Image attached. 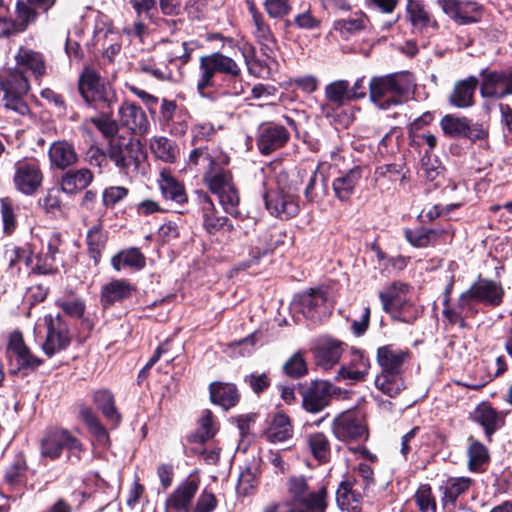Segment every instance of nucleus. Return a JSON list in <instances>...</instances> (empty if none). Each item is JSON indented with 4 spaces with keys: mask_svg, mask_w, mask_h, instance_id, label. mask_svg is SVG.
<instances>
[{
    "mask_svg": "<svg viewBox=\"0 0 512 512\" xmlns=\"http://www.w3.org/2000/svg\"><path fill=\"white\" fill-rule=\"evenodd\" d=\"M16 67L0 68V92L3 94V108L18 116L30 114V108L24 96L30 90V83L23 70L30 71L35 79L46 75V62L40 52L20 47L14 55Z\"/></svg>",
    "mask_w": 512,
    "mask_h": 512,
    "instance_id": "nucleus-1",
    "label": "nucleus"
},
{
    "mask_svg": "<svg viewBox=\"0 0 512 512\" xmlns=\"http://www.w3.org/2000/svg\"><path fill=\"white\" fill-rule=\"evenodd\" d=\"M288 498L279 505L269 506L264 512H326L329 504L328 483L314 482L312 477L290 476L286 482Z\"/></svg>",
    "mask_w": 512,
    "mask_h": 512,
    "instance_id": "nucleus-2",
    "label": "nucleus"
},
{
    "mask_svg": "<svg viewBox=\"0 0 512 512\" xmlns=\"http://www.w3.org/2000/svg\"><path fill=\"white\" fill-rule=\"evenodd\" d=\"M408 85L402 75L375 76L369 83V97L379 109L388 110L402 104L408 94Z\"/></svg>",
    "mask_w": 512,
    "mask_h": 512,
    "instance_id": "nucleus-3",
    "label": "nucleus"
},
{
    "mask_svg": "<svg viewBox=\"0 0 512 512\" xmlns=\"http://www.w3.org/2000/svg\"><path fill=\"white\" fill-rule=\"evenodd\" d=\"M107 155L120 173L131 175L138 171L145 154L138 140L112 138L107 144Z\"/></svg>",
    "mask_w": 512,
    "mask_h": 512,
    "instance_id": "nucleus-4",
    "label": "nucleus"
},
{
    "mask_svg": "<svg viewBox=\"0 0 512 512\" xmlns=\"http://www.w3.org/2000/svg\"><path fill=\"white\" fill-rule=\"evenodd\" d=\"M78 88L85 102L97 110L104 111L110 108L116 100L111 85L105 83L100 75L92 69H85L81 74Z\"/></svg>",
    "mask_w": 512,
    "mask_h": 512,
    "instance_id": "nucleus-5",
    "label": "nucleus"
},
{
    "mask_svg": "<svg viewBox=\"0 0 512 512\" xmlns=\"http://www.w3.org/2000/svg\"><path fill=\"white\" fill-rule=\"evenodd\" d=\"M504 297V289L499 282L489 279H479L468 290L461 293L458 306L461 310L475 315L477 310L474 303L479 302L488 306H499Z\"/></svg>",
    "mask_w": 512,
    "mask_h": 512,
    "instance_id": "nucleus-6",
    "label": "nucleus"
},
{
    "mask_svg": "<svg viewBox=\"0 0 512 512\" xmlns=\"http://www.w3.org/2000/svg\"><path fill=\"white\" fill-rule=\"evenodd\" d=\"M332 432L338 440L346 443H364L369 436L363 416L356 411H346L335 417Z\"/></svg>",
    "mask_w": 512,
    "mask_h": 512,
    "instance_id": "nucleus-7",
    "label": "nucleus"
},
{
    "mask_svg": "<svg viewBox=\"0 0 512 512\" xmlns=\"http://www.w3.org/2000/svg\"><path fill=\"white\" fill-rule=\"evenodd\" d=\"M41 455L51 460L60 457L62 450L67 449L72 455L80 458L83 444L68 430L53 429L48 431L41 440Z\"/></svg>",
    "mask_w": 512,
    "mask_h": 512,
    "instance_id": "nucleus-8",
    "label": "nucleus"
},
{
    "mask_svg": "<svg viewBox=\"0 0 512 512\" xmlns=\"http://www.w3.org/2000/svg\"><path fill=\"white\" fill-rule=\"evenodd\" d=\"M44 179L40 164L35 159L23 158L15 162L13 184L15 189L27 196L34 195Z\"/></svg>",
    "mask_w": 512,
    "mask_h": 512,
    "instance_id": "nucleus-9",
    "label": "nucleus"
},
{
    "mask_svg": "<svg viewBox=\"0 0 512 512\" xmlns=\"http://www.w3.org/2000/svg\"><path fill=\"white\" fill-rule=\"evenodd\" d=\"M205 181L211 192L217 195L225 212L235 217L238 216L240 197L231 175L227 172L217 173L213 176L207 174Z\"/></svg>",
    "mask_w": 512,
    "mask_h": 512,
    "instance_id": "nucleus-10",
    "label": "nucleus"
},
{
    "mask_svg": "<svg viewBox=\"0 0 512 512\" xmlns=\"http://www.w3.org/2000/svg\"><path fill=\"white\" fill-rule=\"evenodd\" d=\"M201 77L197 83V90L199 94L204 97V90L206 87L211 86V79L216 72H224L236 75L239 68L234 60L219 53H214L200 59Z\"/></svg>",
    "mask_w": 512,
    "mask_h": 512,
    "instance_id": "nucleus-11",
    "label": "nucleus"
},
{
    "mask_svg": "<svg viewBox=\"0 0 512 512\" xmlns=\"http://www.w3.org/2000/svg\"><path fill=\"white\" fill-rule=\"evenodd\" d=\"M340 391L328 381H311L308 386L302 390L303 408L310 413H318L327 407L333 395Z\"/></svg>",
    "mask_w": 512,
    "mask_h": 512,
    "instance_id": "nucleus-12",
    "label": "nucleus"
},
{
    "mask_svg": "<svg viewBox=\"0 0 512 512\" xmlns=\"http://www.w3.org/2000/svg\"><path fill=\"white\" fill-rule=\"evenodd\" d=\"M443 12L459 25L480 22L483 6L474 0H439Z\"/></svg>",
    "mask_w": 512,
    "mask_h": 512,
    "instance_id": "nucleus-13",
    "label": "nucleus"
},
{
    "mask_svg": "<svg viewBox=\"0 0 512 512\" xmlns=\"http://www.w3.org/2000/svg\"><path fill=\"white\" fill-rule=\"evenodd\" d=\"M44 321L47 325V337L42 349L47 356L51 357L69 345L70 335L66 324L59 315L56 317L46 315Z\"/></svg>",
    "mask_w": 512,
    "mask_h": 512,
    "instance_id": "nucleus-14",
    "label": "nucleus"
},
{
    "mask_svg": "<svg viewBox=\"0 0 512 512\" xmlns=\"http://www.w3.org/2000/svg\"><path fill=\"white\" fill-rule=\"evenodd\" d=\"M454 232L447 228L417 227L414 229H405L404 236L406 240L416 248H424L445 244L452 240Z\"/></svg>",
    "mask_w": 512,
    "mask_h": 512,
    "instance_id": "nucleus-15",
    "label": "nucleus"
},
{
    "mask_svg": "<svg viewBox=\"0 0 512 512\" xmlns=\"http://www.w3.org/2000/svg\"><path fill=\"white\" fill-rule=\"evenodd\" d=\"M362 489L361 483L355 477L343 480L336 491L339 508L348 512L358 511L363 498Z\"/></svg>",
    "mask_w": 512,
    "mask_h": 512,
    "instance_id": "nucleus-16",
    "label": "nucleus"
},
{
    "mask_svg": "<svg viewBox=\"0 0 512 512\" xmlns=\"http://www.w3.org/2000/svg\"><path fill=\"white\" fill-rule=\"evenodd\" d=\"M294 192L283 190L265 195V203L271 214L280 218H291L298 214L299 206L295 201Z\"/></svg>",
    "mask_w": 512,
    "mask_h": 512,
    "instance_id": "nucleus-17",
    "label": "nucleus"
},
{
    "mask_svg": "<svg viewBox=\"0 0 512 512\" xmlns=\"http://www.w3.org/2000/svg\"><path fill=\"white\" fill-rule=\"evenodd\" d=\"M208 390L210 402L225 411L235 407L241 398L237 386L231 382L213 381Z\"/></svg>",
    "mask_w": 512,
    "mask_h": 512,
    "instance_id": "nucleus-18",
    "label": "nucleus"
},
{
    "mask_svg": "<svg viewBox=\"0 0 512 512\" xmlns=\"http://www.w3.org/2000/svg\"><path fill=\"white\" fill-rule=\"evenodd\" d=\"M120 122L135 134L143 135L149 129L145 112L133 102L125 101L118 111Z\"/></svg>",
    "mask_w": 512,
    "mask_h": 512,
    "instance_id": "nucleus-19",
    "label": "nucleus"
},
{
    "mask_svg": "<svg viewBox=\"0 0 512 512\" xmlns=\"http://www.w3.org/2000/svg\"><path fill=\"white\" fill-rule=\"evenodd\" d=\"M289 137L290 134L285 127L270 124L260 130L257 145L262 154L268 155L283 147L288 142Z\"/></svg>",
    "mask_w": 512,
    "mask_h": 512,
    "instance_id": "nucleus-20",
    "label": "nucleus"
},
{
    "mask_svg": "<svg viewBox=\"0 0 512 512\" xmlns=\"http://www.w3.org/2000/svg\"><path fill=\"white\" fill-rule=\"evenodd\" d=\"M472 420L483 427L488 441L504 425V416L487 403L479 404L472 413Z\"/></svg>",
    "mask_w": 512,
    "mask_h": 512,
    "instance_id": "nucleus-21",
    "label": "nucleus"
},
{
    "mask_svg": "<svg viewBox=\"0 0 512 512\" xmlns=\"http://www.w3.org/2000/svg\"><path fill=\"white\" fill-rule=\"evenodd\" d=\"M48 157L51 166L60 170L78 162V154L74 145L66 140L54 141L48 149Z\"/></svg>",
    "mask_w": 512,
    "mask_h": 512,
    "instance_id": "nucleus-22",
    "label": "nucleus"
},
{
    "mask_svg": "<svg viewBox=\"0 0 512 512\" xmlns=\"http://www.w3.org/2000/svg\"><path fill=\"white\" fill-rule=\"evenodd\" d=\"M7 357L11 364L15 363L17 369L28 366H38L41 362L35 358L25 345L20 333H13L10 336Z\"/></svg>",
    "mask_w": 512,
    "mask_h": 512,
    "instance_id": "nucleus-23",
    "label": "nucleus"
},
{
    "mask_svg": "<svg viewBox=\"0 0 512 512\" xmlns=\"http://www.w3.org/2000/svg\"><path fill=\"white\" fill-rule=\"evenodd\" d=\"M299 304L301 312L306 318L316 320L325 316L329 309L327 307V297L322 290H310L300 296Z\"/></svg>",
    "mask_w": 512,
    "mask_h": 512,
    "instance_id": "nucleus-24",
    "label": "nucleus"
},
{
    "mask_svg": "<svg viewBox=\"0 0 512 512\" xmlns=\"http://www.w3.org/2000/svg\"><path fill=\"white\" fill-rule=\"evenodd\" d=\"M478 83L475 76L457 81L448 97L449 103L460 109L471 107L474 104V93Z\"/></svg>",
    "mask_w": 512,
    "mask_h": 512,
    "instance_id": "nucleus-25",
    "label": "nucleus"
},
{
    "mask_svg": "<svg viewBox=\"0 0 512 512\" xmlns=\"http://www.w3.org/2000/svg\"><path fill=\"white\" fill-rule=\"evenodd\" d=\"M249 13L252 17L254 25L253 35L259 44L266 50L272 51L276 47V40L270 28V25L260 13L255 4L251 1L247 2Z\"/></svg>",
    "mask_w": 512,
    "mask_h": 512,
    "instance_id": "nucleus-26",
    "label": "nucleus"
},
{
    "mask_svg": "<svg viewBox=\"0 0 512 512\" xmlns=\"http://www.w3.org/2000/svg\"><path fill=\"white\" fill-rule=\"evenodd\" d=\"M157 184L163 198L166 200H171L177 204L188 202V195L184 185L179 182L169 170H161Z\"/></svg>",
    "mask_w": 512,
    "mask_h": 512,
    "instance_id": "nucleus-27",
    "label": "nucleus"
},
{
    "mask_svg": "<svg viewBox=\"0 0 512 512\" xmlns=\"http://www.w3.org/2000/svg\"><path fill=\"white\" fill-rule=\"evenodd\" d=\"M408 356V351L396 349L392 345H385L377 350V362L381 372L385 373H402L403 363Z\"/></svg>",
    "mask_w": 512,
    "mask_h": 512,
    "instance_id": "nucleus-28",
    "label": "nucleus"
},
{
    "mask_svg": "<svg viewBox=\"0 0 512 512\" xmlns=\"http://www.w3.org/2000/svg\"><path fill=\"white\" fill-rule=\"evenodd\" d=\"M361 178L362 168L360 166H354L344 174L335 178L332 183V188L336 198L340 201L349 200Z\"/></svg>",
    "mask_w": 512,
    "mask_h": 512,
    "instance_id": "nucleus-29",
    "label": "nucleus"
},
{
    "mask_svg": "<svg viewBox=\"0 0 512 512\" xmlns=\"http://www.w3.org/2000/svg\"><path fill=\"white\" fill-rule=\"evenodd\" d=\"M197 200L201 202L203 213V226L209 234H215L228 226V219L217 216L212 201L202 191L196 192Z\"/></svg>",
    "mask_w": 512,
    "mask_h": 512,
    "instance_id": "nucleus-30",
    "label": "nucleus"
},
{
    "mask_svg": "<svg viewBox=\"0 0 512 512\" xmlns=\"http://www.w3.org/2000/svg\"><path fill=\"white\" fill-rule=\"evenodd\" d=\"M92 401L104 417L117 426L121 422V415L115 406L113 393L108 389H98L92 393Z\"/></svg>",
    "mask_w": 512,
    "mask_h": 512,
    "instance_id": "nucleus-31",
    "label": "nucleus"
},
{
    "mask_svg": "<svg viewBox=\"0 0 512 512\" xmlns=\"http://www.w3.org/2000/svg\"><path fill=\"white\" fill-rule=\"evenodd\" d=\"M93 173L87 168L70 170L62 176L61 190L67 194H75L91 184Z\"/></svg>",
    "mask_w": 512,
    "mask_h": 512,
    "instance_id": "nucleus-32",
    "label": "nucleus"
},
{
    "mask_svg": "<svg viewBox=\"0 0 512 512\" xmlns=\"http://www.w3.org/2000/svg\"><path fill=\"white\" fill-rule=\"evenodd\" d=\"M409 287L405 283L394 282L384 291L379 292V298L382 303L383 310L392 312L400 309L406 300V293Z\"/></svg>",
    "mask_w": 512,
    "mask_h": 512,
    "instance_id": "nucleus-33",
    "label": "nucleus"
},
{
    "mask_svg": "<svg viewBox=\"0 0 512 512\" xmlns=\"http://www.w3.org/2000/svg\"><path fill=\"white\" fill-rule=\"evenodd\" d=\"M134 287L125 280H113L103 286L101 291V303L104 307L110 306L118 301L129 298Z\"/></svg>",
    "mask_w": 512,
    "mask_h": 512,
    "instance_id": "nucleus-34",
    "label": "nucleus"
},
{
    "mask_svg": "<svg viewBox=\"0 0 512 512\" xmlns=\"http://www.w3.org/2000/svg\"><path fill=\"white\" fill-rule=\"evenodd\" d=\"M220 429V423L210 409H203L197 419L194 441L205 442L215 437Z\"/></svg>",
    "mask_w": 512,
    "mask_h": 512,
    "instance_id": "nucleus-35",
    "label": "nucleus"
},
{
    "mask_svg": "<svg viewBox=\"0 0 512 512\" xmlns=\"http://www.w3.org/2000/svg\"><path fill=\"white\" fill-rule=\"evenodd\" d=\"M106 241L107 234L104 231L101 221H98L88 229L86 235L87 250L95 264L100 261L102 251L106 246Z\"/></svg>",
    "mask_w": 512,
    "mask_h": 512,
    "instance_id": "nucleus-36",
    "label": "nucleus"
},
{
    "mask_svg": "<svg viewBox=\"0 0 512 512\" xmlns=\"http://www.w3.org/2000/svg\"><path fill=\"white\" fill-rule=\"evenodd\" d=\"M467 443L468 468L471 471L480 472L489 462V451L484 444L472 436L467 439Z\"/></svg>",
    "mask_w": 512,
    "mask_h": 512,
    "instance_id": "nucleus-37",
    "label": "nucleus"
},
{
    "mask_svg": "<svg viewBox=\"0 0 512 512\" xmlns=\"http://www.w3.org/2000/svg\"><path fill=\"white\" fill-rule=\"evenodd\" d=\"M481 95L496 99L504 98L505 71H491L485 74L481 82Z\"/></svg>",
    "mask_w": 512,
    "mask_h": 512,
    "instance_id": "nucleus-38",
    "label": "nucleus"
},
{
    "mask_svg": "<svg viewBox=\"0 0 512 512\" xmlns=\"http://www.w3.org/2000/svg\"><path fill=\"white\" fill-rule=\"evenodd\" d=\"M343 344L337 340H325L317 348L318 364L324 369H330L341 358Z\"/></svg>",
    "mask_w": 512,
    "mask_h": 512,
    "instance_id": "nucleus-39",
    "label": "nucleus"
},
{
    "mask_svg": "<svg viewBox=\"0 0 512 512\" xmlns=\"http://www.w3.org/2000/svg\"><path fill=\"white\" fill-rule=\"evenodd\" d=\"M293 436V427L288 416L278 413L266 432L267 439L272 443H281Z\"/></svg>",
    "mask_w": 512,
    "mask_h": 512,
    "instance_id": "nucleus-40",
    "label": "nucleus"
},
{
    "mask_svg": "<svg viewBox=\"0 0 512 512\" xmlns=\"http://www.w3.org/2000/svg\"><path fill=\"white\" fill-rule=\"evenodd\" d=\"M78 410L79 418L85 423L90 433L96 437L98 442L106 444L108 441V433L100 423L93 409L84 403H80Z\"/></svg>",
    "mask_w": 512,
    "mask_h": 512,
    "instance_id": "nucleus-41",
    "label": "nucleus"
},
{
    "mask_svg": "<svg viewBox=\"0 0 512 512\" xmlns=\"http://www.w3.org/2000/svg\"><path fill=\"white\" fill-rule=\"evenodd\" d=\"M111 263L116 271L124 267L141 269L145 266V257L137 248H130L116 254Z\"/></svg>",
    "mask_w": 512,
    "mask_h": 512,
    "instance_id": "nucleus-42",
    "label": "nucleus"
},
{
    "mask_svg": "<svg viewBox=\"0 0 512 512\" xmlns=\"http://www.w3.org/2000/svg\"><path fill=\"white\" fill-rule=\"evenodd\" d=\"M375 386L389 397H395L404 389L405 383L402 373L381 372L375 379Z\"/></svg>",
    "mask_w": 512,
    "mask_h": 512,
    "instance_id": "nucleus-43",
    "label": "nucleus"
},
{
    "mask_svg": "<svg viewBox=\"0 0 512 512\" xmlns=\"http://www.w3.org/2000/svg\"><path fill=\"white\" fill-rule=\"evenodd\" d=\"M308 447L315 459L319 462H328L331 454L330 442L322 432L311 433L307 437Z\"/></svg>",
    "mask_w": 512,
    "mask_h": 512,
    "instance_id": "nucleus-44",
    "label": "nucleus"
},
{
    "mask_svg": "<svg viewBox=\"0 0 512 512\" xmlns=\"http://www.w3.org/2000/svg\"><path fill=\"white\" fill-rule=\"evenodd\" d=\"M469 121L466 117L445 115L440 121V126L445 135L452 138H462L466 135Z\"/></svg>",
    "mask_w": 512,
    "mask_h": 512,
    "instance_id": "nucleus-45",
    "label": "nucleus"
},
{
    "mask_svg": "<svg viewBox=\"0 0 512 512\" xmlns=\"http://www.w3.org/2000/svg\"><path fill=\"white\" fill-rule=\"evenodd\" d=\"M470 479L465 477L450 478L444 486V506L454 505L458 496L466 492L470 486Z\"/></svg>",
    "mask_w": 512,
    "mask_h": 512,
    "instance_id": "nucleus-46",
    "label": "nucleus"
},
{
    "mask_svg": "<svg viewBox=\"0 0 512 512\" xmlns=\"http://www.w3.org/2000/svg\"><path fill=\"white\" fill-rule=\"evenodd\" d=\"M325 96L326 98L336 104L337 106H341L345 101L350 100V85L346 80H337L325 88Z\"/></svg>",
    "mask_w": 512,
    "mask_h": 512,
    "instance_id": "nucleus-47",
    "label": "nucleus"
},
{
    "mask_svg": "<svg viewBox=\"0 0 512 512\" xmlns=\"http://www.w3.org/2000/svg\"><path fill=\"white\" fill-rule=\"evenodd\" d=\"M192 501V483L179 487L168 499V506L175 510L188 512Z\"/></svg>",
    "mask_w": 512,
    "mask_h": 512,
    "instance_id": "nucleus-48",
    "label": "nucleus"
},
{
    "mask_svg": "<svg viewBox=\"0 0 512 512\" xmlns=\"http://www.w3.org/2000/svg\"><path fill=\"white\" fill-rule=\"evenodd\" d=\"M57 261H54L52 256H48L42 249L38 254L32 256L29 268L31 272L39 275L54 274L57 272Z\"/></svg>",
    "mask_w": 512,
    "mask_h": 512,
    "instance_id": "nucleus-49",
    "label": "nucleus"
},
{
    "mask_svg": "<svg viewBox=\"0 0 512 512\" xmlns=\"http://www.w3.org/2000/svg\"><path fill=\"white\" fill-rule=\"evenodd\" d=\"M27 1L18 0L16 2V20L18 32L23 31L27 26L37 18V12Z\"/></svg>",
    "mask_w": 512,
    "mask_h": 512,
    "instance_id": "nucleus-50",
    "label": "nucleus"
},
{
    "mask_svg": "<svg viewBox=\"0 0 512 512\" xmlns=\"http://www.w3.org/2000/svg\"><path fill=\"white\" fill-rule=\"evenodd\" d=\"M0 204L3 231L5 234L11 235L17 228V219L12 200L8 197L2 198Z\"/></svg>",
    "mask_w": 512,
    "mask_h": 512,
    "instance_id": "nucleus-51",
    "label": "nucleus"
},
{
    "mask_svg": "<svg viewBox=\"0 0 512 512\" xmlns=\"http://www.w3.org/2000/svg\"><path fill=\"white\" fill-rule=\"evenodd\" d=\"M321 21L311 12L310 8L304 9L302 12L297 13L292 21H286L285 27L296 26L303 30H314L320 27Z\"/></svg>",
    "mask_w": 512,
    "mask_h": 512,
    "instance_id": "nucleus-52",
    "label": "nucleus"
},
{
    "mask_svg": "<svg viewBox=\"0 0 512 512\" xmlns=\"http://www.w3.org/2000/svg\"><path fill=\"white\" fill-rule=\"evenodd\" d=\"M151 149L157 158L165 162H174L176 159V149L165 137L155 138L151 142Z\"/></svg>",
    "mask_w": 512,
    "mask_h": 512,
    "instance_id": "nucleus-53",
    "label": "nucleus"
},
{
    "mask_svg": "<svg viewBox=\"0 0 512 512\" xmlns=\"http://www.w3.org/2000/svg\"><path fill=\"white\" fill-rule=\"evenodd\" d=\"M188 43H163L159 45L158 49L164 52L170 63L179 60L181 63H187L189 60V53L187 48Z\"/></svg>",
    "mask_w": 512,
    "mask_h": 512,
    "instance_id": "nucleus-54",
    "label": "nucleus"
},
{
    "mask_svg": "<svg viewBox=\"0 0 512 512\" xmlns=\"http://www.w3.org/2000/svg\"><path fill=\"white\" fill-rule=\"evenodd\" d=\"M129 194V189L124 186H108L102 191V204L108 209H112L124 200Z\"/></svg>",
    "mask_w": 512,
    "mask_h": 512,
    "instance_id": "nucleus-55",
    "label": "nucleus"
},
{
    "mask_svg": "<svg viewBox=\"0 0 512 512\" xmlns=\"http://www.w3.org/2000/svg\"><path fill=\"white\" fill-rule=\"evenodd\" d=\"M264 9L271 18H284L290 14L292 5L290 0H265Z\"/></svg>",
    "mask_w": 512,
    "mask_h": 512,
    "instance_id": "nucleus-56",
    "label": "nucleus"
},
{
    "mask_svg": "<svg viewBox=\"0 0 512 512\" xmlns=\"http://www.w3.org/2000/svg\"><path fill=\"white\" fill-rule=\"evenodd\" d=\"M284 372L292 377L299 378L304 376L308 369L305 360L300 353L292 355L283 366Z\"/></svg>",
    "mask_w": 512,
    "mask_h": 512,
    "instance_id": "nucleus-57",
    "label": "nucleus"
},
{
    "mask_svg": "<svg viewBox=\"0 0 512 512\" xmlns=\"http://www.w3.org/2000/svg\"><path fill=\"white\" fill-rule=\"evenodd\" d=\"M365 27V18L358 16L349 19H340L334 22V29L339 31L342 35L356 33Z\"/></svg>",
    "mask_w": 512,
    "mask_h": 512,
    "instance_id": "nucleus-58",
    "label": "nucleus"
},
{
    "mask_svg": "<svg viewBox=\"0 0 512 512\" xmlns=\"http://www.w3.org/2000/svg\"><path fill=\"white\" fill-rule=\"evenodd\" d=\"M5 258L8 261L10 268H15L20 263H24L25 266L29 268V265L32 261V255L30 251L20 247H13L6 250Z\"/></svg>",
    "mask_w": 512,
    "mask_h": 512,
    "instance_id": "nucleus-59",
    "label": "nucleus"
},
{
    "mask_svg": "<svg viewBox=\"0 0 512 512\" xmlns=\"http://www.w3.org/2000/svg\"><path fill=\"white\" fill-rule=\"evenodd\" d=\"M415 501L421 512H435L436 510V503L428 486H421L417 490Z\"/></svg>",
    "mask_w": 512,
    "mask_h": 512,
    "instance_id": "nucleus-60",
    "label": "nucleus"
},
{
    "mask_svg": "<svg viewBox=\"0 0 512 512\" xmlns=\"http://www.w3.org/2000/svg\"><path fill=\"white\" fill-rule=\"evenodd\" d=\"M256 487V476L250 470L246 469L240 473L238 477V483L236 486V492L240 496H247L253 492Z\"/></svg>",
    "mask_w": 512,
    "mask_h": 512,
    "instance_id": "nucleus-61",
    "label": "nucleus"
},
{
    "mask_svg": "<svg viewBox=\"0 0 512 512\" xmlns=\"http://www.w3.org/2000/svg\"><path fill=\"white\" fill-rule=\"evenodd\" d=\"M366 366L360 365V367L355 368L351 365L342 366L336 375L337 380H350L352 382L363 381L366 378Z\"/></svg>",
    "mask_w": 512,
    "mask_h": 512,
    "instance_id": "nucleus-62",
    "label": "nucleus"
},
{
    "mask_svg": "<svg viewBox=\"0 0 512 512\" xmlns=\"http://www.w3.org/2000/svg\"><path fill=\"white\" fill-rule=\"evenodd\" d=\"M87 159L90 165L98 167L102 172L108 167L107 148L102 150L97 146H91L87 151Z\"/></svg>",
    "mask_w": 512,
    "mask_h": 512,
    "instance_id": "nucleus-63",
    "label": "nucleus"
},
{
    "mask_svg": "<svg viewBox=\"0 0 512 512\" xmlns=\"http://www.w3.org/2000/svg\"><path fill=\"white\" fill-rule=\"evenodd\" d=\"M91 122L105 137H112L118 132L117 123L108 115L92 118Z\"/></svg>",
    "mask_w": 512,
    "mask_h": 512,
    "instance_id": "nucleus-64",
    "label": "nucleus"
}]
</instances>
